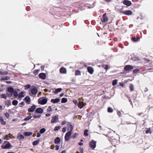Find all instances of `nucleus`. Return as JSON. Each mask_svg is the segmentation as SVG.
<instances>
[{
    "label": "nucleus",
    "instance_id": "58836bf2",
    "mask_svg": "<svg viewBox=\"0 0 153 153\" xmlns=\"http://www.w3.org/2000/svg\"><path fill=\"white\" fill-rule=\"evenodd\" d=\"M81 74V73L80 71L79 70L76 71H75V75L76 76L80 75Z\"/></svg>",
    "mask_w": 153,
    "mask_h": 153
},
{
    "label": "nucleus",
    "instance_id": "a211bd4d",
    "mask_svg": "<svg viewBox=\"0 0 153 153\" xmlns=\"http://www.w3.org/2000/svg\"><path fill=\"white\" fill-rule=\"evenodd\" d=\"M24 100L26 101L27 104H29L31 101L30 97L29 96H26L24 98Z\"/></svg>",
    "mask_w": 153,
    "mask_h": 153
},
{
    "label": "nucleus",
    "instance_id": "2f4dec72",
    "mask_svg": "<svg viewBox=\"0 0 153 153\" xmlns=\"http://www.w3.org/2000/svg\"><path fill=\"white\" fill-rule=\"evenodd\" d=\"M30 114H31V113H30L29 114V115L28 116H27V117L25 118L24 120V121H27V120H30V119L32 117V116H30Z\"/></svg>",
    "mask_w": 153,
    "mask_h": 153
},
{
    "label": "nucleus",
    "instance_id": "680f3d73",
    "mask_svg": "<svg viewBox=\"0 0 153 153\" xmlns=\"http://www.w3.org/2000/svg\"><path fill=\"white\" fill-rule=\"evenodd\" d=\"M66 122L65 121H63L61 123L62 125H64L66 124Z\"/></svg>",
    "mask_w": 153,
    "mask_h": 153
},
{
    "label": "nucleus",
    "instance_id": "bf43d9fd",
    "mask_svg": "<svg viewBox=\"0 0 153 153\" xmlns=\"http://www.w3.org/2000/svg\"><path fill=\"white\" fill-rule=\"evenodd\" d=\"M73 102L75 104L78 103V101L76 100H74L73 101Z\"/></svg>",
    "mask_w": 153,
    "mask_h": 153
},
{
    "label": "nucleus",
    "instance_id": "49530a36",
    "mask_svg": "<svg viewBox=\"0 0 153 153\" xmlns=\"http://www.w3.org/2000/svg\"><path fill=\"white\" fill-rule=\"evenodd\" d=\"M13 93V95L15 97H17L18 95H19L17 92L16 91H14Z\"/></svg>",
    "mask_w": 153,
    "mask_h": 153
},
{
    "label": "nucleus",
    "instance_id": "5fc2aeb1",
    "mask_svg": "<svg viewBox=\"0 0 153 153\" xmlns=\"http://www.w3.org/2000/svg\"><path fill=\"white\" fill-rule=\"evenodd\" d=\"M7 96L9 97H11L13 95V94L12 93H10V94H7Z\"/></svg>",
    "mask_w": 153,
    "mask_h": 153
},
{
    "label": "nucleus",
    "instance_id": "37998d69",
    "mask_svg": "<svg viewBox=\"0 0 153 153\" xmlns=\"http://www.w3.org/2000/svg\"><path fill=\"white\" fill-rule=\"evenodd\" d=\"M140 70L139 69H136L133 71V73L134 74H135L137 73L138 72H140Z\"/></svg>",
    "mask_w": 153,
    "mask_h": 153
},
{
    "label": "nucleus",
    "instance_id": "de8ad7c7",
    "mask_svg": "<svg viewBox=\"0 0 153 153\" xmlns=\"http://www.w3.org/2000/svg\"><path fill=\"white\" fill-rule=\"evenodd\" d=\"M88 130H85V131H84V135H85V136H88Z\"/></svg>",
    "mask_w": 153,
    "mask_h": 153
},
{
    "label": "nucleus",
    "instance_id": "7ed1b4c3",
    "mask_svg": "<svg viewBox=\"0 0 153 153\" xmlns=\"http://www.w3.org/2000/svg\"><path fill=\"white\" fill-rule=\"evenodd\" d=\"M72 134V133L71 131H68L66 133L65 137V141H68L69 140Z\"/></svg>",
    "mask_w": 153,
    "mask_h": 153
},
{
    "label": "nucleus",
    "instance_id": "393cba45",
    "mask_svg": "<svg viewBox=\"0 0 153 153\" xmlns=\"http://www.w3.org/2000/svg\"><path fill=\"white\" fill-rule=\"evenodd\" d=\"M7 89L8 91L11 93H13L14 91V89L12 87H8Z\"/></svg>",
    "mask_w": 153,
    "mask_h": 153
},
{
    "label": "nucleus",
    "instance_id": "4d7b16f0",
    "mask_svg": "<svg viewBox=\"0 0 153 153\" xmlns=\"http://www.w3.org/2000/svg\"><path fill=\"white\" fill-rule=\"evenodd\" d=\"M62 131L64 133L66 131V127H64L62 128Z\"/></svg>",
    "mask_w": 153,
    "mask_h": 153
},
{
    "label": "nucleus",
    "instance_id": "20e7f679",
    "mask_svg": "<svg viewBox=\"0 0 153 153\" xmlns=\"http://www.w3.org/2000/svg\"><path fill=\"white\" fill-rule=\"evenodd\" d=\"M89 146L92 149H94L96 146V142L94 140H92L89 142Z\"/></svg>",
    "mask_w": 153,
    "mask_h": 153
},
{
    "label": "nucleus",
    "instance_id": "9b49d317",
    "mask_svg": "<svg viewBox=\"0 0 153 153\" xmlns=\"http://www.w3.org/2000/svg\"><path fill=\"white\" fill-rule=\"evenodd\" d=\"M36 108V106L35 105H33L29 108L28 110L29 112H33Z\"/></svg>",
    "mask_w": 153,
    "mask_h": 153
},
{
    "label": "nucleus",
    "instance_id": "e2e57ef3",
    "mask_svg": "<svg viewBox=\"0 0 153 153\" xmlns=\"http://www.w3.org/2000/svg\"><path fill=\"white\" fill-rule=\"evenodd\" d=\"M8 135H6L5 137H4V139H7L8 137Z\"/></svg>",
    "mask_w": 153,
    "mask_h": 153
},
{
    "label": "nucleus",
    "instance_id": "f8f14e48",
    "mask_svg": "<svg viewBox=\"0 0 153 153\" xmlns=\"http://www.w3.org/2000/svg\"><path fill=\"white\" fill-rule=\"evenodd\" d=\"M123 13L127 15H131L132 14V12L130 10H126L124 11L123 12Z\"/></svg>",
    "mask_w": 153,
    "mask_h": 153
},
{
    "label": "nucleus",
    "instance_id": "4468645a",
    "mask_svg": "<svg viewBox=\"0 0 153 153\" xmlns=\"http://www.w3.org/2000/svg\"><path fill=\"white\" fill-rule=\"evenodd\" d=\"M87 70L88 72L91 74H93L94 70L92 67L90 66L88 67L87 68Z\"/></svg>",
    "mask_w": 153,
    "mask_h": 153
},
{
    "label": "nucleus",
    "instance_id": "1a4fd4ad",
    "mask_svg": "<svg viewBox=\"0 0 153 153\" xmlns=\"http://www.w3.org/2000/svg\"><path fill=\"white\" fill-rule=\"evenodd\" d=\"M122 3L127 6H129L132 4L131 2L128 0H124Z\"/></svg>",
    "mask_w": 153,
    "mask_h": 153
},
{
    "label": "nucleus",
    "instance_id": "f704fd0d",
    "mask_svg": "<svg viewBox=\"0 0 153 153\" xmlns=\"http://www.w3.org/2000/svg\"><path fill=\"white\" fill-rule=\"evenodd\" d=\"M39 71V69L35 70L33 71V73L35 75H36L38 74Z\"/></svg>",
    "mask_w": 153,
    "mask_h": 153
},
{
    "label": "nucleus",
    "instance_id": "c03bdc74",
    "mask_svg": "<svg viewBox=\"0 0 153 153\" xmlns=\"http://www.w3.org/2000/svg\"><path fill=\"white\" fill-rule=\"evenodd\" d=\"M145 132L146 134L150 133V134H151L152 133V131H151L150 128H148L147 129L146 131Z\"/></svg>",
    "mask_w": 153,
    "mask_h": 153
},
{
    "label": "nucleus",
    "instance_id": "79ce46f5",
    "mask_svg": "<svg viewBox=\"0 0 153 153\" xmlns=\"http://www.w3.org/2000/svg\"><path fill=\"white\" fill-rule=\"evenodd\" d=\"M46 131L45 129V128H41L39 131V132L40 133L42 134L43 133Z\"/></svg>",
    "mask_w": 153,
    "mask_h": 153
},
{
    "label": "nucleus",
    "instance_id": "3c124183",
    "mask_svg": "<svg viewBox=\"0 0 153 153\" xmlns=\"http://www.w3.org/2000/svg\"><path fill=\"white\" fill-rule=\"evenodd\" d=\"M1 98H4L5 99H6L7 98V96L5 94H3L1 96Z\"/></svg>",
    "mask_w": 153,
    "mask_h": 153
},
{
    "label": "nucleus",
    "instance_id": "aec40b11",
    "mask_svg": "<svg viewBox=\"0 0 153 153\" xmlns=\"http://www.w3.org/2000/svg\"><path fill=\"white\" fill-rule=\"evenodd\" d=\"M0 123L2 125H5L6 122L4 120L3 117L2 116H0Z\"/></svg>",
    "mask_w": 153,
    "mask_h": 153
},
{
    "label": "nucleus",
    "instance_id": "4be33fe9",
    "mask_svg": "<svg viewBox=\"0 0 153 153\" xmlns=\"http://www.w3.org/2000/svg\"><path fill=\"white\" fill-rule=\"evenodd\" d=\"M5 104L7 106V107H9L11 105V102L10 100H7L5 102Z\"/></svg>",
    "mask_w": 153,
    "mask_h": 153
},
{
    "label": "nucleus",
    "instance_id": "9d476101",
    "mask_svg": "<svg viewBox=\"0 0 153 153\" xmlns=\"http://www.w3.org/2000/svg\"><path fill=\"white\" fill-rule=\"evenodd\" d=\"M30 92L31 94L30 95V96H33L34 95H35L38 92V90L36 88H33L31 90Z\"/></svg>",
    "mask_w": 153,
    "mask_h": 153
},
{
    "label": "nucleus",
    "instance_id": "473e14b6",
    "mask_svg": "<svg viewBox=\"0 0 153 153\" xmlns=\"http://www.w3.org/2000/svg\"><path fill=\"white\" fill-rule=\"evenodd\" d=\"M62 90V88H58L55 90V91H54V93L56 94H57L58 92H59L61 91Z\"/></svg>",
    "mask_w": 153,
    "mask_h": 153
},
{
    "label": "nucleus",
    "instance_id": "8fccbe9b",
    "mask_svg": "<svg viewBox=\"0 0 153 153\" xmlns=\"http://www.w3.org/2000/svg\"><path fill=\"white\" fill-rule=\"evenodd\" d=\"M77 136V133H75L72 136H71V137L72 138H76Z\"/></svg>",
    "mask_w": 153,
    "mask_h": 153
},
{
    "label": "nucleus",
    "instance_id": "09e8293b",
    "mask_svg": "<svg viewBox=\"0 0 153 153\" xmlns=\"http://www.w3.org/2000/svg\"><path fill=\"white\" fill-rule=\"evenodd\" d=\"M41 115H35L33 116V117L34 118L36 119V118H39L41 117Z\"/></svg>",
    "mask_w": 153,
    "mask_h": 153
},
{
    "label": "nucleus",
    "instance_id": "cd10ccee",
    "mask_svg": "<svg viewBox=\"0 0 153 153\" xmlns=\"http://www.w3.org/2000/svg\"><path fill=\"white\" fill-rule=\"evenodd\" d=\"M25 138L24 136L22 135H19L17 137V138L20 140H21Z\"/></svg>",
    "mask_w": 153,
    "mask_h": 153
},
{
    "label": "nucleus",
    "instance_id": "6ab92c4d",
    "mask_svg": "<svg viewBox=\"0 0 153 153\" xmlns=\"http://www.w3.org/2000/svg\"><path fill=\"white\" fill-rule=\"evenodd\" d=\"M84 102H79L78 104V106L80 108H82L84 106Z\"/></svg>",
    "mask_w": 153,
    "mask_h": 153
},
{
    "label": "nucleus",
    "instance_id": "423d86ee",
    "mask_svg": "<svg viewBox=\"0 0 153 153\" xmlns=\"http://www.w3.org/2000/svg\"><path fill=\"white\" fill-rule=\"evenodd\" d=\"M133 68V67L130 65H127L125 66L124 68V70L126 71H129L132 70Z\"/></svg>",
    "mask_w": 153,
    "mask_h": 153
},
{
    "label": "nucleus",
    "instance_id": "6e6d98bb",
    "mask_svg": "<svg viewBox=\"0 0 153 153\" xmlns=\"http://www.w3.org/2000/svg\"><path fill=\"white\" fill-rule=\"evenodd\" d=\"M125 96L128 99H129V101L130 102H131V100L130 99V97H129L128 96V95H127V94H125Z\"/></svg>",
    "mask_w": 153,
    "mask_h": 153
},
{
    "label": "nucleus",
    "instance_id": "338daca9",
    "mask_svg": "<svg viewBox=\"0 0 153 153\" xmlns=\"http://www.w3.org/2000/svg\"><path fill=\"white\" fill-rule=\"evenodd\" d=\"M120 85L122 87H123V86H124V83H120Z\"/></svg>",
    "mask_w": 153,
    "mask_h": 153
},
{
    "label": "nucleus",
    "instance_id": "c9c22d12",
    "mask_svg": "<svg viewBox=\"0 0 153 153\" xmlns=\"http://www.w3.org/2000/svg\"><path fill=\"white\" fill-rule=\"evenodd\" d=\"M67 99L66 98H62L61 100V103H65L67 102Z\"/></svg>",
    "mask_w": 153,
    "mask_h": 153
},
{
    "label": "nucleus",
    "instance_id": "a878e982",
    "mask_svg": "<svg viewBox=\"0 0 153 153\" xmlns=\"http://www.w3.org/2000/svg\"><path fill=\"white\" fill-rule=\"evenodd\" d=\"M131 40L133 42H136L140 40V38L139 37H133L131 38Z\"/></svg>",
    "mask_w": 153,
    "mask_h": 153
},
{
    "label": "nucleus",
    "instance_id": "7c9ffc66",
    "mask_svg": "<svg viewBox=\"0 0 153 153\" xmlns=\"http://www.w3.org/2000/svg\"><path fill=\"white\" fill-rule=\"evenodd\" d=\"M10 78V77L8 76H5L3 77H2L1 79V80H6L9 79Z\"/></svg>",
    "mask_w": 153,
    "mask_h": 153
},
{
    "label": "nucleus",
    "instance_id": "a18cd8bd",
    "mask_svg": "<svg viewBox=\"0 0 153 153\" xmlns=\"http://www.w3.org/2000/svg\"><path fill=\"white\" fill-rule=\"evenodd\" d=\"M117 83V80L116 79H115L112 82V85L113 86H114L116 85Z\"/></svg>",
    "mask_w": 153,
    "mask_h": 153
},
{
    "label": "nucleus",
    "instance_id": "412c9836",
    "mask_svg": "<svg viewBox=\"0 0 153 153\" xmlns=\"http://www.w3.org/2000/svg\"><path fill=\"white\" fill-rule=\"evenodd\" d=\"M32 132H25L23 133L24 135L25 136H30L32 135Z\"/></svg>",
    "mask_w": 153,
    "mask_h": 153
},
{
    "label": "nucleus",
    "instance_id": "72a5a7b5",
    "mask_svg": "<svg viewBox=\"0 0 153 153\" xmlns=\"http://www.w3.org/2000/svg\"><path fill=\"white\" fill-rule=\"evenodd\" d=\"M8 74V72L5 71L4 72L0 71V75H5L7 74Z\"/></svg>",
    "mask_w": 153,
    "mask_h": 153
},
{
    "label": "nucleus",
    "instance_id": "b1692460",
    "mask_svg": "<svg viewBox=\"0 0 153 153\" xmlns=\"http://www.w3.org/2000/svg\"><path fill=\"white\" fill-rule=\"evenodd\" d=\"M53 111V109L52 108L51 106H49L46 109L47 112L50 113Z\"/></svg>",
    "mask_w": 153,
    "mask_h": 153
},
{
    "label": "nucleus",
    "instance_id": "dca6fc26",
    "mask_svg": "<svg viewBox=\"0 0 153 153\" xmlns=\"http://www.w3.org/2000/svg\"><path fill=\"white\" fill-rule=\"evenodd\" d=\"M60 100L59 98H57L55 99H52L51 100V102L53 103H57L59 102Z\"/></svg>",
    "mask_w": 153,
    "mask_h": 153
},
{
    "label": "nucleus",
    "instance_id": "39448f33",
    "mask_svg": "<svg viewBox=\"0 0 153 153\" xmlns=\"http://www.w3.org/2000/svg\"><path fill=\"white\" fill-rule=\"evenodd\" d=\"M101 21L102 23L106 22L108 21V18L106 16V13H105L103 15Z\"/></svg>",
    "mask_w": 153,
    "mask_h": 153
},
{
    "label": "nucleus",
    "instance_id": "e433bc0d",
    "mask_svg": "<svg viewBox=\"0 0 153 153\" xmlns=\"http://www.w3.org/2000/svg\"><path fill=\"white\" fill-rule=\"evenodd\" d=\"M24 97L23 95V91L21 92L19 94V97L20 98L23 97Z\"/></svg>",
    "mask_w": 153,
    "mask_h": 153
},
{
    "label": "nucleus",
    "instance_id": "c85d7f7f",
    "mask_svg": "<svg viewBox=\"0 0 153 153\" xmlns=\"http://www.w3.org/2000/svg\"><path fill=\"white\" fill-rule=\"evenodd\" d=\"M60 139L59 137H57L54 140V143L56 144H58L60 142Z\"/></svg>",
    "mask_w": 153,
    "mask_h": 153
},
{
    "label": "nucleus",
    "instance_id": "603ef678",
    "mask_svg": "<svg viewBox=\"0 0 153 153\" xmlns=\"http://www.w3.org/2000/svg\"><path fill=\"white\" fill-rule=\"evenodd\" d=\"M4 115L7 118H8L10 116V114L7 112L5 113Z\"/></svg>",
    "mask_w": 153,
    "mask_h": 153
},
{
    "label": "nucleus",
    "instance_id": "052dcab7",
    "mask_svg": "<svg viewBox=\"0 0 153 153\" xmlns=\"http://www.w3.org/2000/svg\"><path fill=\"white\" fill-rule=\"evenodd\" d=\"M41 136V133L40 132L37 133V137H40Z\"/></svg>",
    "mask_w": 153,
    "mask_h": 153
},
{
    "label": "nucleus",
    "instance_id": "bb28decb",
    "mask_svg": "<svg viewBox=\"0 0 153 153\" xmlns=\"http://www.w3.org/2000/svg\"><path fill=\"white\" fill-rule=\"evenodd\" d=\"M129 88L131 91H134V86L131 83L130 84Z\"/></svg>",
    "mask_w": 153,
    "mask_h": 153
},
{
    "label": "nucleus",
    "instance_id": "6e6552de",
    "mask_svg": "<svg viewBox=\"0 0 153 153\" xmlns=\"http://www.w3.org/2000/svg\"><path fill=\"white\" fill-rule=\"evenodd\" d=\"M67 126L68 127V130H69L70 131H71V132L72 133V130L74 127L72 123L70 122H68L67 123Z\"/></svg>",
    "mask_w": 153,
    "mask_h": 153
},
{
    "label": "nucleus",
    "instance_id": "2eb2a0df",
    "mask_svg": "<svg viewBox=\"0 0 153 153\" xmlns=\"http://www.w3.org/2000/svg\"><path fill=\"white\" fill-rule=\"evenodd\" d=\"M39 77L43 79H44L46 78V75L45 73H41L39 75Z\"/></svg>",
    "mask_w": 153,
    "mask_h": 153
},
{
    "label": "nucleus",
    "instance_id": "5701e85b",
    "mask_svg": "<svg viewBox=\"0 0 153 153\" xmlns=\"http://www.w3.org/2000/svg\"><path fill=\"white\" fill-rule=\"evenodd\" d=\"M102 67L106 71H107L108 69L110 68V66H109L108 65H102Z\"/></svg>",
    "mask_w": 153,
    "mask_h": 153
},
{
    "label": "nucleus",
    "instance_id": "f257e3e1",
    "mask_svg": "<svg viewBox=\"0 0 153 153\" xmlns=\"http://www.w3.org/2000/svg\"><path fill=\"white\" fill-rule=\"evenodd\" d=\"M48 100L47 98L45 97H41L39 99L38 102L39 104L41 105H44L47 103Z\"/></svg>",
    "mask_w": 153,
    "mask_h": 153
},
{
    "label": "nucleus",
    "instance_id": "0e129e2a",
    "mask_svg": "<svg viewBox=\"0 0 153 153\" xmlns=\"http://www.w3.org/2000/svg\"><path fill=\"white\" fill-rule=\"evenodd\" d=\"M56 150H57L59 149V146L58 145H56Z\"/></svg>",
    "mask_w": 153,
    "mask_h": 153
},
{
    "label": "nucleus",
    "instance_id": "a19ab883",
    "mask_svg": "<svg viewBox=\"0 0 153 153\" xmlns=\"http://www.w3.org/2000/svg\"><path fill=\"white\" fill-rule=\"evenodd\" d=\"M61 128V126H58L56 127H55L54 129V131H57L59 130Z\"/></svg>",
    "mask_w": 153,
    "mask_h": 153
},
{
    "label": "nucleus",
    "instance_id": "0eeeda50",
    "mask_svg": "<svg viewBox=\"0 0 153 153\" xmlns=\"http://www.w3.org/2000/svg\"><path fill=\"white\" fill-rule=\"evenodd\" d=\"M59 117L58 115H56L52 117L51 123H54L58 122V120Z\"/></svg>",
    "mask_w": 153,
    "mask_h": 153
},
{
    "label": "nucleus",
    "instance_id": "c756f323",
    "mask_svg": "<svg viewBox=\"0 0 153 153\" xmlns=\"http://www.w3.org/2000/svg\"><path fill=\"white\" fill-rule=\"evenodd\" d=\"M40 140H35L33 141L32 143L33 146H36L39 144Z\"/></svg>",
    "mask_w": 153,
    "mask_h": 153
},
{
    "label": "nucleus",
    "instance_id": "ddd939ff",
    "mask_svg": "<svg viewBox=\"0 0 153 153\" xmlns=\"http://www.w3.org/2000/svg\"><path fill=\"white\" fill-rule=\"evenodd\" d=\"M43 112V110L41 108H38L36 110L35 113L42 114Z\"/></svg>",
    "mask_w": 153,
    "mask_h": 153
},
{
    "label": "nucleus",
    "instance_id": "13d9d810",
    "mask_svg": "<svg viewBox=\"0 0 153 153\" xmlns=\"http://www.w3.org/2000/svg\"><path fill=\"white\" fill-rule=\"evenodd\" d=\"M144 60L146 62H150V60L147 58H144Z\"/></svg>",
    "mask_w": 153,
    "mask_h": 153
},
{
    "label": "nucleus",
    "instance_id": "f3484780",
    "mask_svg": "<svg viewBox=\"0 0 153 153\" xmlns=\"http://www.w3.org/2000/svg\"><path fill=\"white\" fill-rule=\"evenodd\" d=\"M61 74H66L67 72L66 69L64 67L61 68L59 70Z\"/></svg>",
    "mask_w": 153,
    "mask_h": 153
},
{
    "label": "nucleus",
    "instance_id": "774afa93",
    "mask_svg": "<svg viewBox=\"0 0 153 153\" xmlns=\"http://www.w3.org/2000/svg\"><path fill=\"white\" fill-rule=\"evenodd\" d=\"M6 82L8 84H9L12 83V82L11 81H6Z\"/></svg>",
    "mask_w": 153,
    "mask_h": 153
},
{
    "label": "nucleus",
    "instance_id": "f03ea898",
    "mask_svg": "<svg viewBox=\"0 0 153 153\" xmlns=\"http://www.w3.org/2000/svg\"><path fill=\"white\" fill-rule=\"evenodd\" d=\"M5 143H7L5 145H2L1 146V148L3 149H10L12 146L10 143L8 141H5L4 144Z\"/></svg>",
    "mask_w": 153,
    "mask_h": 153
},
{
    "label": "nucleus",
    "instance_id": "4c0bfd02",
    "mask_svg": "<svg viewBox=\"0 0 153 153\" xmlns=\"http://www.w3.org/2000/svg\"><path fill=\"white\" fill-rule=\"evenodd\" d=\"M18 103V101L17 100H14L12 101V104L14 105H16Z\"/></svg>",
    "mask_w": 153,
    "mask_h": 153
},
{
    "label": "nucleus",
    "instance_id": "69168bd1",
    "mask_svg": "<svg viewBox=\"0 0 153 153\" xmlns=\"http://www.w3.org/2000/svg\"><path fill=\"white\" fill-rule=\"evenodd\" d=\"M51 115V114L49 113L47 114H45V116L46 117H49Z\"/></svg>",
    "mask_w": 153,
    "mask_h": 153
},
{
    "label": "nucleus",
    "instance_id": "864d4df0",
    "mask_svg": "<svg viewBox=\"0 0 153 153\" xmlns=\"http://www.w3.org/2000/svg\"><path fill=\"white\" fill-rule=\"evenodd\" d=\"M30 85L29 84L25 86V90H27L30 88Z\"/></svg>",
    "mask_w": 153,
    "mask_h": 153
},
{
    "label": "nucleus",
    "instance_id": "ea45409f",
    "mask_svg": "<svg viewBox=\"0 0 153 153\" xmlns=\"http://www.w3.org/2000/svg\"><path fill=\"white\" fill-rule=\"evenodd\" d=\"M107 110L108 112L109 113H112L113 111L112 108L110 107H109L108 108Z\"/></svg>",
    "mask_w": 153,
    "mask_h": 153
}]
</instances>
